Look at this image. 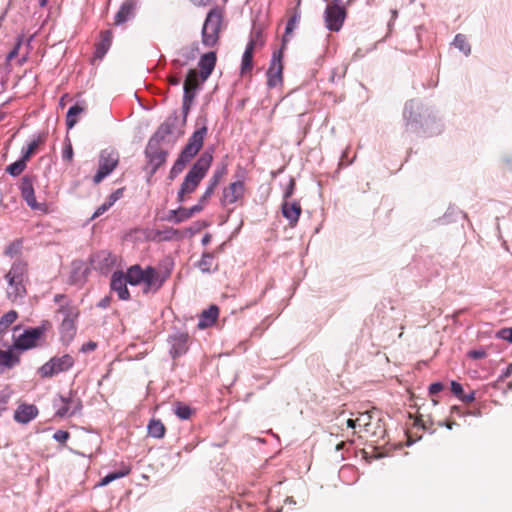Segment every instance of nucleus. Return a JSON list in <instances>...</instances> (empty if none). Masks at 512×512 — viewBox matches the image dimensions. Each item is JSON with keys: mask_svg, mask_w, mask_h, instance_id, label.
<instances>
[{"mask_svg": "<svg viewBox=\"0 0 512 512\" xmlns=\"http://www.w3.org/2000/svg\"><path fill=\"white\" fill-rule=\"evenodd\" d=\"M212 161V152L205 151L200 155L184 177L177 194V200L179 202L184 201V196L186 194H191L196 190L201 180L206 176Z\"/></svg>", "mask_w": 512, "mask_h": 512, "instance_id": "nucleus-1", "label": "nucleus"}, {"mask_svg": "<svg viewBox=\"0 0 512 512\" xmlns=\"http://www.w3.org/2000/svg\"><path fill=\"white\" fill-rule=\"evenodd\" d=\"M8 284L7 295L12 301L22 299L27 294L26 286L29 282L28 263L18 259L13 262L5 275Z\"/></svg>", "mask_w": 512, "mask_h": 512, "instance_id": "nucleus-2", "label": "nucleus"}, {"mask_svg": "<svg viewBox=\"0 0 512 512\" xmlns=\"http://www.w3.org/2000/svg\"><path fill=\"white\" fill-rule=\"evenodd\" d=\"M54 302L59 306L56 314L61 317L59 331L63 337L71 339L76 333L79 309L65 294H56Z\"/></svg>", "mask_w": 512, "mask_h": 512, "instance_id": "nucleus-3", "label": "nucleus"}, {"mask_svg": "<svg viewBox=\"0 0 512 512\" xmlns=\"http://www.w3.org/2000/svg\"><path fill=\"white\" fill-rule=\"evenodd\" d=\"M206 135V126H202L192 133V135L188 139L187 144L182 149L179 157L174 162L170 170L171 178H174L178 174H180L185 168V166L191 161V159L197 155V153L201 150L203 146Z\"/></svg>", "mask_w": 512, "mask_h": 512, "instance_id": "nucleus-4", "label": "nucleus"}, {"mask_svg": "<svg viewBox=\"0 0 512 512\" xmlns=\"http://www.w3.org/2000/svg\"><path fill=\"white\" fill-rule=\"evenodd\" d=\"M222 20L223 14L218 8H213L207 13L201 31V41L205 47L211 48L218 43Z\"/></svg>", "mask_w": 512, "mask_h": 512, "instance_id": "nucleus-5", "label": "nucleus"}, {"mask_svg": "<svg viewBox=\"0 0 512 512\" xmlns=\"http://www.w3.org/2000/svg\"><path fill=\"white\" fill-rule=\"evenodd\" d=\"M18 330L19 326L13 328V343L10 346L21 355L22 352L37 346L38 341L44 336L46 328L44 326L29 328L25 329L21 334L16 335Z\"/></svg>", "mask_w": 512, "mask_h": 512, "instance_id": "nucleus-6", "label": "nucleus"}, {"mask_svg": "<svg viewBox=\"0 0 512 512\" xmlns=\"http://www.w3.org/2000/svg\"><path fill=\"white\" fill-rule=\"evenodd\" d=\"M55 416L60 418L74 416L82 410V401L75 391L58 395L53 401Z\"/></svg>", "mask_w": 512, "mask_h": 512, "instance_id": "nucleus-7", "label": "nucleus"}, {"mask_svg": "<svg viewBox=\"0 0 512 512\" xmlns=\"http://www.w3.org/2000/svg\"><path fill=\"white\" fill-rule=\"evenodd\" d=\"M74 358L69 354L52 357L44 363L39 369L38 374L42 378H51L60 373L70 370L74 366Z\"/></svg>", "mask_w": 512, "mask_h": 512, "instance_id": "nucleus-8", "label": "nucleus"}, {"mask_svg": "<svg viewBox=\"0 0 512 512\" xmlns=\"http://www.w3.org/2000/svg\"><path fill=\"white\" fill-rule=\"evenodd\" d=\"M346 16V9L342 4H327L323 15L325 27L332 32L340 31Z\"/></svg>", "mask_w": 512, "mask_h": 512, "instance_id": "nucleus-9", "label": "nucleus"}, {"mask_svg": "<svg viewBox=\"0 0 512 512\" xmlns=\"http://www.w3.org/2000/svg\"><path fill=\"white\" fill-rule=\"evenodd\" d=\"M119 155L112 150H103L99 156V168L93 177V182L99 184L104 178L110 175L117 167Z\"/></svg>", "mask_w": 512, "mask_h": 512, "instance_id": "nucleus-10", "label": "nucleus"}, {"mask_svg": "<svg viewBox=\"0 0 512 512\" xmlns=\"http://www.w3.org/2000/svg\"><path fill=\"white\" fill-rule=\"evenodd\" d=\"M189 334L187 332L176 331L169 335V354L173 359L184 355L189 348Z\"/></svg>", "mask_w": 512, "mask_h": 512, "instance_id": "nucleus-11", "label": "nucleus"}, {"mask_svg": "<svg viewBox=\"0 0 512 512\" xmlns=\"http://www.w3.org/2000/svg\"><path fill=\"white\" fill-rule=\"evenodd\" d=\"M20 192L22 198L32 210L45 211V204L38 203L36 200L32 177L26 175L21 179Z\"/></svg>", "mask_w": 512, "mask_h": 512, "instance_id": "nucleus-12", "label": "nucleus"}, {"mask_svg": "<svg viewBox=\"0 0 512 512\" xmlns=\"http://www.w3.org/2000/svg\"><path fill=\"white\" fill-rule=\"evenodd\" d=\"M282 73V52L279 50L277 52H274L272 55L270 65L266 73L267 85L270 88H273L280 84L282 82Z\"/></svg>", "mask_w": 512, "mask_h": 512, "instance_id": "nucleus-13", "label": "nucleus"}, {"mask_svg": "<svg viewBox=\"0 0 512 512\" xmlns=\"http://www.w3.org/2000/svg\"><path fill=\"white\" fill-rule=\"evenodd\" d=\"M167 276L160 275V273L153 267L147 266L145 268V276L143 279V292L145 294L157 292L166 281Z\"/></svg>", "mask_w": 512, "mask_h": 512, "instance_id": "nucleus-14", "label": "nucleus"}, {"mask_svg": "<svg viewBox=\"0 0 512 512\" xmlns=\"http://www.w3.org/2000/svg\"><path fill=\"white\" fill-rule=\"evenodd\" d=\"M145 156L153 174L166 162L168 152L158 145L147 143Z\"/></svg>", "mask_w": 512, "mask_h": 512, "instance_id": "nucleus-15", "label": "nucleus"}, {"mask_svg": "<svg viewBox=\"0 0 512 512\" xmlns=\"http://www.w3.org/2000/svg\"><path fill=\"white\" fill-rule=\"evenodd\" d=\"M245 185L244 182L239 180L232 182L227 188L223 190L221 203L223 206L236 203L244 196Z\"/></svg>", "mask_w": 512, "mask_h": 512, "instance_id": "nucleus-16", "label": "nucleus"}, {"mask_svg": "<svg viewBox=\"0 0 512 512\" xmlns=\"http://www.w3.org/2000/svg\"><path fill=\"white\" fill-rule=\"evenodd\" d=\"M128 280L125 277V274L122 271H115L112 274L110 287L111 289L117 293L118 298L123 301H127L130 299V293L127 288Z\"/></svg>", "mask_w": 512, "mask_h": 512, "instance_id": "nucleus-17", "label": "nucleus"}, {"mask_svg": "<svg viewBox=\"0 0 512 512\" xmlns=\"http://www.w3.org/2000/svg\"><path fill=\"white\" fill-rule=\"evenodd\" d=\"M199 54V45L194 42L190 46L184 47L177 52V57L172 61L176 68L188 65Z\"/></svg>", "mask_w": 512, "mask_h": 512, "instance_id": "nucleus-18", "label": "nucleus"}, {"mask_svg": "<svg viewBox=\"0 0 512 512\" xmlns=\"http://www.w3.org/2000/svg\"><path fill=\"white\" fill-rule=\"evenodd\" d=\"M20 361L21 359L19 353L14 351L11 346H9L6 350L0 349V375L15 368L20 364Z\"/></svg>", "mask_w": 512, "mask_h": 512, "instance_id": "nucleus-19", "label": "nucleus"}, {"mask_svg": "<svg viewBox=\"0 0 512 512\" xmlns=\"http://www.w3.org/2000/svg\"><path fill=\"white\" fill-rule=\"evenodd\" d=\"M281 212L283 217L287 219L290 227H295L299 221L302 208L297 201L283 200Z\"/></svg>", "mask_w": 512, "mask_h": 512, "instance_id": "nucleus-20", "label": "nucleus"}, {"mask_svg": "<svg viewBox=\"0 0 512 512\" xmlns=\"http://www.w3.org/2000/svg\"><path fill=\"white\" fill-rule=\"evenodd\" d=\"M226 173H227V166L225 164L216 167V169L213 172L212 177L210 178V180L207 184V187H206L204 193L201 196L202 202H208V200L213 195L216 187L218 186V184L220 183L222 178L226 175Z\"/></svg>", "mask_w": 512, "mask_h": 512, "instance_id": "nucleus-21", "label": "nucleus"}, {"mask_svg": "<svg viewBox=\"0 0 512 512\" xmlns=\"http://www.w3.org/2000/svg\"><path fill=\"white\" fill-rule=\"evenodd\" d=\"M38 415V408L33 404H21L14 412V420L21 424H28Z\"/></svg>", "mask_w": 512, "mask_h": 512, "instance_id": "nucleus-22", "label": "nucleus"}, {"mask_svg": "<svg viewBox=\"0 0 512 512\" xmlns=\"http://www.w3.org/2000/svg\"><path fill=\"white\" fill-rule=\"evenodd\" d=\"M136 0H125L114 17V24L119 26L132 19L135 14Z\"/></svg>", "mask_w": 512, "mask_h": 512, "instance_id": "nucleus-23", "label": "nucleus"}, {"mask_svg": "<svg viewBox=\"0 0 512 512\" xmlns=\"http://www.w3.org/2000/svg\"><path fill=\"white\" fill-rule=\"evenodd\" d=\"M216 64V53L208 52L201 56L198 65L200 68V77L205 81L213 72Z\"/></svg>", "mask_w": 512, "mask_h": 512, "instance_id": "nucleus-24", "label": "nucleus"}, {"mask_svg": "<svg viewBox=\"0 0 512 512\" xmlns=\"http://www.w3.org/2000/svg\"><path fill=\"white\" fill-rule=\"evenodd\" d=\"M197 73L195 70H189L183 85V99H190L192 103L195 97V90L197 88Z\"/></svg>", "mask_w": 512, "mask_h": 512, "instance_id": "nucleus-25", "label": "nucleus"}, {"mask_svg": "<svg viewBox=\"0 0 512 512\" xmlns=\"http://www.w3.org/2000/svg\"><path fill=\"white\" fill-rule=\"evenodd\" d=\"M218 314H219V309L215 305H211L208 309L203 310V312L200 315V319H199V322L197 325L198 328L204 329L209 326H212L216 322V320L218 318Z\"/></svg>", "mask_w": 512, "mask_h": 512, "instance_id": "nucleus-26", "label": "nucleus"}, {"mask_svg": "<svg viewBox=\"0 0 512 512\" xmlns=\"http://www.w3.org/2000/svg\"><path fill=\"white\" fill-rule=\"evenodd\" d=\"M112 44V32L110 30H105L101 33V40L96 45L95 57L98 59H102L105 54L108 52Z\"/></svg>", "mask_w": 512, "mask_h": 512, "instance_id": "nucleus-27", "label": "nucleus"}, {"mask_svg": "<svg viewBox=\"0 0 512 512\" xmlns=\"http://www.w3.org/2000/svg\"><path fill=\"white\" fill-rule=\"evenodd\" d=\"M145 276V269H143L140 265H133L127 269L125 274L128 283L132 286H137L142 284Z\"/></svg>", "mask_w": 512, "mask_h": 512, "instance_id": "nucleus-28", "label": "nucleus"}, {"mask_svg": "<svg viewBox=\"0 0 512 512\" xmlns=\"http://www.w3.org/2000/svg\"><path fill=\"white\" fill-rule=\"evenodd\" d=\"M147 431L149 436L156 439H161L165 435L166 428L161 420L151 419L147 425Z\"/></svg>", "mask_w": 512, "mask_h": 512, "instance_id": "nucleus-29", "label": "nucleus"}, {"mask_svg": "<svg viewBox=\"0 0 512 512\" xmlns=\"http://www.w3.org/2000/svg\"><path fill=\"white\" fill-rule=\"evenodd\" d=\"M177 123L178 115L176 112H174L170 116H168L166 120L158 127L160 129V133H164L167 136H171L175 131Z\"/></svg>", "mask_w": 512, "mask_h": 512, "instance_id": "nucleus-30", "label": "nucleus"}, {"mask_svg": "<svg viewBox=\"0 0 512 512\" xmlns=\"http://www.w3.org/2000/svg\"><path fill=\"white\" fill-rule=\"evenodd\" d=\"M253 49L251 48V45H246V48L244 50V53L242 55L241 60V73L244 74L245 72L251 71L253 66Z\"/></svg>", "mask_w": 512, "mask_h": 512, "instance_id": "nucleus-31", "label": "nucleus"}, {"mask_svg": "<svg viewBox=\"0 0 512 512\" xmlns=\"http://www.w3.org/2000/svg\"><path fill=\"white\" fill-rule=\"evenodd\" d=\"M129 473H130V468L128 466H123L121 468V470L109 473L106 476H104L101 479L99 486H105L114 480H117V479L127 476Z\"/></svg>", "mask_w": 512, "mask_h": 512, "instance_id": "nucleus-32", "label": "nucleus"}, {"mask_svg": "<svg viewBox=\"0 0 512 512\" xmlns=\"http://www.w3.org/2000/svg\"><path fill=\"white\" fill-rule=\"evenodd\" d=\"M83 112V108L77 104L71 106L66 115V125L68 129L74 127L77 123V117Z\"/></svg>", "mask_w": 512, "mask_h": 512, "instance_id": "nucleus-33", "label": "nucleus"}, {"mask_svg": "<svg viewBox=\"0 0 512 512\" xmlns=\"http://www.w3.org/2000/svg\"><path fill=\"white\" fill-rule=\"evenodd\" d=\"M356 422L358 424V427H361L364 429L367 433L375 434L374 431H372V415L370 412H362L358 415L356 418Z\"/></svg>", "mask_w": 512, "mask_h": 512, "instance_id": "nucleus-34", "label": "nucleus"}, {"mask_svg": "<svg viewBox=\"0 0 512 512\" xmlns=\"http://www.w3.org/2000/svg\"><path fill=\"white\" fill-rule=\"evenodd\" d=\"M418 109L419 104L416 101L411 100L406 103L404 108V118L407 121V123L417 121V114L415 113V110Z\"/></svg>", "mask_w": 512, "mask_h": 512, "instance_id": "nucleus-35", "label": "nucleus"}, {"mask_svg": "<svg viewBox=\"0 0 512 512\" xmlns=\"http://www.w3.org/2000/svg\"><path fill=\"white\" fill-rule=\"evenodd\" d=\"M247 45H251L253 50L264 45V38L260 28L253 27Z\"/></svg>", "mask_w": 512, "mask_h": 512, "instance_id": "nucleus-36", "label": "nucleus"}, {"mask_svg": "<svg viewBox=\"0 0 512 512\" xmlns=\"http://www.w3.org/2000/svg\"><path fill=\"white\" fill-rule=\"evenodd\" d=\"M214 260V254L205 252L202 254L198 267L203 273H209L211 271L212 263Z\"/></svg>", "mask_w": 512, "mask_h": 512, "instance_id": "nucleus-37", "label": "nucleus"}, {"mask_svg": "<svg viewBox=\"0 0 512 512\" xmlns=\"http://www.w3.org/2000/svg\"><path fill=\"white\" fill-rule=\"evenodd\" d=\"M26 168V162L23 159H19L14 163L10 164L6 168V172L12 177L19 176Z\"/></svg>", "mask_w": 512, "mask_h": 512, "instance_id": "nucleus-38", "label": "nucleus"}, {"mask_svg": "<svg viewBox=\"0 0 512 512\" xmlns=\"http://www.w3.org/2000/svg\"><path fill=\"white\" fill-rule=\"evenodd\" d=\"M454 46L463 52L466 56L470 54L471 47L466 40V37L462 34H457L453 41Z\"/></svg>", "mask_w": 512, "mask_h": 512, "instance_id": "nucleus-39", "label": "nucleus"}, {"mask_svg": "<svg viewBox=\"0 0 512 512\" xmlns=\"http://www.w3.org/2000/svg\"><path fill=\"white\" fill-rule=\"evenodd\" d=\"M174 413L179 419L187 420L191 417L192 410L188 405L178 402L175 405Z\"/></svg>", "mask_w": 512, "mask_h": 512, "instance_id": "nucleus-40", "label": "nucleus"}, {"mask_svg": "<svg viewBox=\"0 0 512 512\" xmlns=\"http://www.w3.org/2000/svg\"><path fill=\"white\" fill-rule=\"evenodd\" d=\"M185 212H187L186 208H183V207H179L176 210H170L166 219L168 221H172L175 223H181V222L189 219V217L183 216V213H185Z\"/></svg>", "mask_w": 512, "mask_h": 512, "instance_id": "nucleus-41", "label": "nucleus"}, {"mask_svg": "<svg viewBox=\"0 0 512 512\" xmlns=\"http://www.w3.org/2000/svg\"><path fill=\"white\" fill-rule=\"evenodd\" d=\"M22 250V241L21 240H15L11 242L4 251V254L6 256H9L11 258L18 256L21 253Z\"/></svg>", "mask_w": 512, "mask_h": 512, "instance_id": "nucleus-42", "label": "nucleus"}, {"mask_svg": "<svg viewBox=\"0 0 512 512\" xmlns=\"http://www.w3.org/2000/svg\"><path fill=\"white\" fill-rule=\"evenodd\" d=\"M39 143H40L39 138L32 140L28 144L26 149H24V148L22 149L21 159H23L25 162H27V160L31 157V155L34 153V151L39 146Z\"/></svg>", "mask_w": 512, "mask_h": 512, "instance_id": "nucleus-43", "label": "nucleus"}, {"mask_svg": "<svg viewBox=\"0 0 512 512\" xmlns=\"http://www.w3.org/2000/svg\"><path fill=\"white\" fill-rule=\"evenodd\" d=\"M168 137L169 136H167L166 134L160 133V129L158 128L156 132L151 136L148 143H150L151 145H158L161 147V145L164 142H166Z\"/></svg>", "mask_w": 512, "mask_h": 512, "instance_id": "nucleus-44", "label": "nucleus"}, {"mask_svg": "<svg viewBox=\"0 0 512 512\" xmlns=\"http://www.w3.org/2000/svg\"><path fill=\"white\" fill-rule=\"evenodd\" d=\"M206 203L207 202H202L200 198L197 204L193 205L190 208H186L187 212L183 213V216L191 218L194 214L201 212Z\"/></svg>", "mask_w": 512, "mask_h": 512, "instance_id": "nucleus-45", "label": "nucleus"}, {"mask_svg": "<svg viewBox=\"0 0 512 512\" xmlns=\"http://www.w3.org/2000/svg\"><path fill=\"white\" fill-rule=\"evenodd\" d=\"M22 43H23V37H22V36H19V37L17 38V41H16V43H15L14 48H13V49H12V50L7 54V56H6V61H7V62L12 61V60H13V59L18 55V53H19V49H20V47H21Z\"/></svg>", "mask_w": 512, "mask_h": 512, "instance_id": "nucleus-46", "label": "nucleus"}, {"mask_svg": "<svg viewBox=\"0 0 512 512\" xmlns=\"http://www.w3.org/2000/svg\"><path fill=\"white\" fill-rule=\"evenodd\" d=\"M297 21H298V16L297 15H294L293 17H291L288 20V22L286 24V27H285V35H284V38H283V42L284 43L287 41V36L289 34H291L292 31L294 30Z\"/></svg>", "mask_w": 512, "mask_h": 512, "instance_id": "nucleus-47", "label": "nucleus"}, {"mask_svg": "<svg viewBox=\"0 0 512 512\" xmlns=\"http://www.w3.org/2000/svg\"><path fill=\"white\" fill-rule=\"evenodd\" d=\"M68 438H69V433L65 430H57L53 434V439L60 443H64L65 441L68 440Z\"/></svg>", "mask_w": 512, "mask_h": 512, "instance_id": "nucleus-48", "label": "nucleus"}, {"mask_svg": "<svg viewBox=\"0 0 512 512\" xmlns=\"http://www.w3.org/2000/svg\"><path fill=\"white\" fill-rule=\"evenodd\" d=\"M451 391L458 399H460L464 393L462 385L457 381L451 382Z\"/></svg>", "mask_w": 512, "mask_h": 512, "instance_id": "nucleus-49", "label": "nucleus"}, {"mask_svg": "<svg viewBox=\"0 0 512 512\" xmlns=\"http://www.w3.org/2000/svg\"><path fill=\"white\" fill-rule=\"evenodd\" d=\"M123 195V189L120 188V189H117L115 190L114 192H112L108 199L106 200L111 206L114 205V203L119 200Z\"/></svg>", "mask_w": 512, "mask_h": 512, "instance_id": "nucleus-50", "label": "nucleus"}, {"mask_svg": "<svg viewBox=\"0 0 512 512\" xmlns=\"http://www.w3.org/2000/svg\"><path fill=\"white\" fill-rule=\"evenodd\" d=\"M112 206L107 202L105 201L102 205H100L96 210L95 212L93 213L92 215V219H95L97 217H99L100 215H102L103 213H105L107 210H109Z\"/></svg>", "mask_w": 512, "mask_h": 512, "instance_id": "nucleus-51", "label": "nucleus"}, {"mask_svg": "<svg viewBox=\"0 0 512 512\" xmlns=\"http://www.w3.org/2000/svg\"><path fill=\"white\" fill-rule=\"evenodd\" d=\"M295 189V181L293 179H290L289 184L285 188V191L283 193L284 200H288L294 193Z\"/></svg>", "mask_w": 512, "mask_h": 512, "instance_id": "nucleus-52", "label": "nucleus"}, {"mask_svg": "<svg viewBox=\"0 0 512 512\" xmlns=\"http://www.w3.org/2000/svg\"><path fill=\"white\" fill-rule=\"evenodd\" d=\"M498 336L501 339L507 340L508 342L512 343V328H504L500 330Z\"/></svg>", "mask_w": 512, "mask_h": 512, "instance_id": "nucleus-53", "label": "nucleus"}, {"mask_svg": "<svg viewBox=\"0 0 512 512\" xmlns=\"http://www.w3.org/2000/svg\"><path fill=\"white\" fill-rule=\"evenodd\" d=\"M444 386L441 382H434L429 386V394L435 395L443 390Z\"/></svg>", "mask_w": 512, "mask_h": 512, "instance_id": "nucleus-54", "label": "nucleus"}, {"mask_svg": "<svg viewBox=\"0 0 512 512\" xmlns=\"http://www.w3.org/2000/svg\"><path fill=\"white\" fill-rule=\"evenodd\" d=\"M468 356L472 359H482L486 356V352L482 349L479 350H471L468 353Z\"/></svg>", "mask_w": 512, "mask_h": 512, "instance_id": "nucleus-55", "label": "nucleus"}, {"mask_svg": "<svg viewBox=\"0 0 512 512\" xmlns=\"http://www.w3.org/2000/svg\"><path fill=\"white\" fill-rule=\"evenodd\" d=\"M460 400L464 403H471L475 400V391H471L470 393L468 394H464L462 395V397L460 398Z\"/></svg>", "mask_w": 512, "mask_h": 512, "instance_id": "nucleus-56", "label": "nucleus"}, {"mask_svg": "<svg viewBox=\"0 0 512 512\" xmlns=\"http://www.w3.org/2000/svg\"><path fill=\"white\" fill-rule=\"evenodd\" d=\"M191 104L192 103L190 102V99L188 97H187V99H183L182 110H183V114H184V120L186 119V116L189 112Z\"/></svg>", "mask_w": 512, "mask_h": 512, "instance_id": "nucleus-57", "label": "nucleus"}, {"mask_svg": "<svg viewBox=\"0 0 512 512\" xmlns=\"http://www.w3.org/2000/svg\"><path fill=\"white\" fill-rule=\"evenodd\" d=\"M73 157V149L72 146L69 144L67 148L63 151V158L67 160H71Z\"/></svg>", "mask_w": 512, "mask_h": 512, "instance_id": "nucleus-58", "label": "nucleus"}, {"mask_svg": "<svg viewBox=\"0 0 512 512\" xmlns=\"http://www.w3.org/2000/svg\"><path fill=\"white\" fill-rule=\"evenodd\" d=\"M110 302H111V297L110 296H105L104 298H102L99 301L98 307H100V308H107L110 305Z\"/></svg>", "mask_w": 512, "mask_h": 512, "instance_id": "nucleus-59", "label": "nucleus"}, {"mask_svg": "<svg viewBox=\"0 0 512 512\" xmlns=\"http://www.w3.org/2000/svg\"><path fill=\"white\" fill-rule=\"evenodd\" d=\"M194 4L198 6H206L208 5L212 0H191Z\"/></svg>", "mask_w": 512, "mask_h": 512, "instance_id": "nucleus-60", "label": "nucleus"}, {"mask_svg": "<svg viewBox=\"0 0 512 512\" xmlns=\"http://www.w3.org/2000/svg\"><path fill=\"white\" fill-rule=\"evenodd\" d=\"M346 424H347V427H349V428H353L354 429V428L358 427L356 419H348Z\"/></svg>", "mask_w": 512, "mask_h": 512, "instance_id": "nucleus-61", "label": "nucleus"}, {"mask_svg": "<svg viewBox=\"0 0 512 512\" xmlns=\"http://www.w3.org/2000/svg\"><path fill=\"white\" fill-rule=\"evenodd\" d=\"M211 241V235L210 234H205L201 240L202 244L203 245H207L209 244Z\"/></svg>", "mask_w": 512, "mask_h": 512, "instance_id": "nucleus-62", "label": "nucleus"}, {"mask_svg": "<svg viewBox=\"0 0 512 512\" xmlns=\"http://www.w3.org/2000/svg\"><path fill=\"white\" fill-rule=\"evenodd\" d=\"M96 348V344L93 342H89L86 344L85 348L83 350H94Z\"/></svg>", "mask_w": 512, "mask_h": 512, "instance_id": "nucleus-63", "label": "nucleus"}, {"mask_svg": "<svg viewBox=\"0 0 512 512\" xmlns=\"http://www.w3.org/2000/svg\"><path fill=\"white\" fill-rule=\"evenodd\" d=\"M179 83H180V79H179L178 77H172V78L170 79V84H172V85H175V86H176V85H178Z\"/></svg>", "mask_w": 512, "mask_h": 512, "instance_id": "nucleus-64", "label": "nucleus"}]
</instances>
